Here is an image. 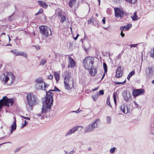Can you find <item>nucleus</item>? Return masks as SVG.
<instances>
[{"mask_svg":"<svg viewBox=\"0 0 154 154\" xmlns=\"http://www.w3.org/2000/svg\"><path fill=\"white\" fill-rule=\"evenodd\" d=\"M98 88V87H96L94 88V89H92L93 91H95L96 90H97Z\"/></svg>","mask_w":154,"mask_h":154,"instance_id":"052dcab7","label":"nucleus"},{"mask_svg":"<svg viewBox=\"0 0 154 154\" xmlns=\"http://www.w3.org/2000/svg\"><path fill=\"white\" fill-rule=\"evenodd\" d=\"M46 61L45 59H42L41 60L40 64L42 65H44V64L46 63Z\"/></svg>","mask_w":154,"mask_h":154,"instance_id":"c756f323","label":"nucleus"},{"mask_svg":"<svg viewBox=\"0 0 154 154\" xmlns=\"http://www.w3.org/2000/svg\"><path fill=\"white\" fill-rule=\"evenodd\" d=\"M97 97H92V98L94 101H95L97 100Z\"/></svg>","mask_w":154,"mask_h":154,"instance_id":"864d4df0","label":"nucleus"},{"mask_svg":"<svg viewBox=\"0 0 154 154\" xmlns=\"http://www.w3.org/2000/svg\"><path fill=\"white\" fill-rule=\"evenodd\" d=\"M125 106L124 104H123L120 107V109L121 111H122L124 113H127V112L125 113Z\"/></svg>","mask_w":154,"mask_h":154,"instance_id":"a878e982","label":"nucleus"},{"mask_svg":"<svg viewBox=\"0 0 154 154\" xmlns=\"http://www.w3.org/2000/svg\"><path fill=\"white\" fill-rule=\"evenodd\" d=\"M109 97H108L107 99L106 103L109 106H110V107L112 108V106H111V104H110V102L109 101V100H110Z\"/></svg>","mask_w":154,"mask_h":154,"instance_id":"cd10ccee","label":"nucleus"},{"mask_svg":"<svg viewBox=\"0 0 154 154\" xmlns=\"http://www.w3.org/2000/svg\"><path fill=\"white\" fill-rule=\"evenodd\" d=\"M53 75L50 74L49 75H48V78L49 79H53Z\"/></svg>","mask_w":154,"mask_h":154,"instance_id":"a19ab883","label":"nucleus"},{"mask_svg":"<svg viewBox=\"0 0 154 154\" xmlns=\"http://www.w3.org/2000/svg\"><path fill=\"white\" fill-rule=\"evenodd\" d=\"M11 143V142H10V141H9V142H5V143H2L1 144H0V146L1 145H2L3 144H6V143Z\"/></svg>","mask_w":154,"mask_h":154,"instance_id":"6e6d98bb","label":"nucleus"},{"mask_svg":"<svg viewBox=\"0 0 154 154\" xmlns=\"http://www.w3.org/2000/svg\"><path fill=\"white\" fill-rule=\"evenodd\" d=\"M4 77L1 79L2 81L4 84L7 83L8 81H9L10 84H12L15 79V76L11 72H8L5 75L4 74Z\"/></svg>","mask_w":154,"mask_h":154,"instance_id":"20e7f679","label":"nucleus"},{"mask_svg":"<svg viewBox=\"0 0 154 154\" xmlns=\"http://www.w3.org/2000/svg\"><path fill=\"white\" fill-rule=\"evenodd\" d=\"M64 80H69L71 78V73L69 71H66L64 72Z\"/></svg>","mask_w":154,"mask_h":154,"instance_id":"dca6fc26","label":"nucleus"},{"mask_svg":"<svg viewBox=\"0 0 154 154\" xmlns=\"http://www.w3.org/2000/svg\"><path fill=\"white\" fill-rule=\"evenodd\" d=\"M100 122L99 119H96L91 124H89L85 129V131L86 132H91L98 127V124Z\"/></svg>","mask_w":154,"mask_h":154,"instance_id":"423d86ee","label":"nucleus"},{"mask_svg":"<svg viewBox=\"0 0 154 154\" xmlns=\"http://www.w3.org/2000/svg\"><path fill=\"white\" fill-rule=\"evenodd\" d=\"M153 69L152 67L148 66L146 68L145 72L147 78H149L150 77V75L153 74Z\"/></svg>","mask_w":154,"mask_h":154,"instance_id":"ddd939ff","label":"nucleus"},{"mask_svg":"<svg viewBox=\"0 0 154 154\" xmlns=\"http://www.w3.org/2000/svg\"><path fill=\"white\" fill-rule=\"evenodd\" d=\"M144 92L145 90L143 89H134L133 90V94L134 96H137L143 95Z\"/></svg>","mask_w":154,"mask_h":154,"instance_id":"9b49d317","label":"nucleus"},{"mask_svg":"<svg viewBox=\"0 0 154 154\" xmlns=\"http://www.w3.org/2000/svg\"><path fill=\"white\" fill-rule=\"evenodd\" d=\"M34 47H35V48L37 50H39L40 49V47L39 46H34Z\"/></svg>","mask_w":154,"mask_h":154,"instance_id":"bf43d9fd","label":"nucleus"},{"mask_svg":"<svg viewBox=\"0 0 154 154\" xmlns=\"http://www.w3.org/2000/svg\"><path fill=\"white\" fill-rule=\"evenodd\" d=\"M53 94L50 91L47 93V96H53Z\"/></svg>","mask_w":154,"mask_h":154,"instance_id":"f704fd0d","label":"nucleus"},{"mask_svg":"<svg viewBox=\"0 0 154 154\" xmlns=\"http://www.w3.org/2000/svg\"><path fill=\"white\" fill-rule=\"evenodd\" d=\"M151 56L154 57V48L153 49V50L151 51Z\"/></svg>","mask_w":154,"mask_h":154,"instance_id":"79ce46f5","label":"nucleus"},{"mask_svg":"<svg viewBox=\"0 0 154 154\" xmlns=\"http://www.w3.org/2000/svg\"><path fill=\"white\" fill-rule=\"evenodd\" d=\"M22 117H23V118L28 120H30V118L28 117H23V116H21Z\"/></svg>","mask_w":154,"mask_h":154,"instance_id":"49530a36","label":"nucleus"},{"mask_svg":"<svg viewBox=\"0 0 154 154\" xmlns=\"http://www.w3.org/2000/svg\"><path fill=\"white\" fill-rule=\"evenodd\" d=\"M28 124V122H27L26 121H24V123H23L22 124V125L21 126V128H23L25 127L26 125H27Z\"/></svg>","mask_w":154,"mask_h":154,"instance_id":"72a5a7b5","label":"nucleus"},{"mask_svg":"<svg viewBox=\"0 0 154 154\" xmlns=\"http://www.w3.org/2000/svg\"><path fill=\"white\" fill-rule=\"evenodd\" d=\"M20 149V147L17 148L15 149V150L14 151V153H16L19 151Z\"/></svg>","mask_w":154,"mask_h":154,"instance_id":"37998d69","label":"nucleus"},{"mask_svg":"<svg viewBox=\"0 0 154 154\" xmlns=\"http://www.w3.org/2000/svg\"><path fill=\"white\" fill-rule=\"evenodd\" d=\"M64 84L66 89L70 90L74 89V82L73 79L69 80H64Z\"/></svg>","mask_w":154,"mask_h":154,"instance_id":"0eeeda50","label":"nucleus"},{"mask_svg":"<svg viewBox=\"0 0 154 154\" xmlns=\"http://www.w3.org/2000/svg\"><path fill=\"white\" fill-rule=\"evenodd\" d=\"M17 55L22 56L26 58H27V55L26 54L25 52H18V53L17 54Z\"/></svg>","mask_w":154,"mask_h":154,"instance_id":"b1692460","label":"nucleus"},{"mask_svg":"<svg viewBox=\"0 0 154 154\" xmlns=\"http://www.w3.org/2000/svg\"><path fill=\"white\" fill-rule=\"evenodd\" d=\"M77 38H78L76 36L74 38V39L75 40H76L77 39Z\"/></svg>","mask_w":154,"mask_h":154,"instance_id":"774afa93","label":"nucleus"},{"mask_svg":"<svg viewBox=\"0 0 154 154\" xmlns=\"http://www.w3.org/2000/svg\"><path fill=\"white\" fill-rule=\"evenodd\" d=\"M130 97H124V100L127 102H129L131 100Z\"/></svg>","mask_w":154,"mask_h":154,"instance_id":"7c9ffc66","label":"nucleus"},{"mask_svg":"<svg viewBox=\"0 0 154 154\" xmlns=\"http://www.w3.org/2000/svg\"><path fill=\"white\" fill-rule=\"evenodd\" d=\"M132 25L131 24L128 23L125 26L121 27L120 29L122 31L128 30L132 27Z\"/></svg>","mask_w":154,"mask_h":154,"instance_id":"a211bd4d","label":"nucleus"},{"mask_svg":"<svg viewBox=\"0 0 154 154\" xmlns=\"http://www.w3.org/2000/svg\"><path fill=\"white\" fill-rule=\"evenodd\" d=\"M54 76L57 82H58L60 79V73L58 72H54Z\"/></svg>","mask_w":154,"mask_h":154,"instance_id":"412c9836","label":"nucleus"},{"mask_svg":"<svg viewBox=\"0 0 154 154\" xmlns=\"http://www.w3.org/2000/svg\"><path fill=\"white\" fill-rule=\"evenodd\" d=\"M120 35L122 37H123L125 36L124 33H123V31L121 30Z\"/></svg>","mask_w":154,"mask_h":154,"instance_id":"09e8293b","label":"nucleus"},{"mask_svg":"<svg viewBox=\"0 0 154 154\" xmlns=\"http://www.w3.org/2000/svg\"><path fill=\"white\" fill-rule=\"evenodd\" d=\"M74 152V151L73 150H72L70 151L69 152V154H72Z\"/></svg>","mask_w":154,"mask_h":154,"instance_id":"13d9d810","label":"nucleus"},{"mask_svg":"<svg viewBox=\"0 0 154 154\" xmlns=\"http://www.w3.org/2000/svg\"><path fill=\"white\" fill-rule=\"evenodd\" d=\"M76 1V0H70L69 3V6L71 8H72Z\"/></svg>","mask_w":154,"mask_h":154,"instance_id":"4be33fe9","label":"nucleus"},{"mask_svg":"<svg viewBox=\"0 0 154 154\" xmlns=\"http://www.w3.org/2000/svg\"><path fill=\"white\" fill-rule=\"evenodd\" d=\"M94 61V59L93 57H87L83 61V65L86 69L89 70L92 68Z\"/></svg>","mask_w":154,"mask_h":154,"instance_id":"f03ea898","label":"nucleus"},{"mask_svg":"<svg viewBox=\"0 0 154 154\" xmlns=\"http://www.w3.org/2000/svg\"><path fill=\"white\" fill-rule=\"evenodd\" d=\"M106 120L107 123L108 124H110L111 122V119L110 117L107 116L106 117Z\"/></svg>","mask_w":154,"mask_h":154,"instance_id":"473e14b6","label":"nucleus"},{"mask_svg":"<svg viewBox=\"0 0 154 154\" xmlns=\"http://www.w3.org/2000/svg\"><path fill=\"white\" fill-rule=\"evenodd\" d=\"M131 4H134L137 2V0H125Z\"/></svg>","mask_w":154,"mask_h":154,"instance_id":"bb28decb","label":"nucleus"},{"mask_svg":"<svg viewBox=\"0 0 154 154\" xmlns=\"http://www.w3.org/2000/svg\"><path fill=\"white\" fill-rule=\"evenodd\" d=\"M14 121L12 125L11 126V130L10 134H11L13 131L15 130L16 128L17 125H16V120L15 117H14Z\"/></svg>","mask_w":154,"mask_h":154,"instance_id":"f3484780","label":"nucleus"},{"mask_svg":"<svg viewBox=\"0 0 154 154\" xmlns=\"http://www.w3.org/2000/svg\"><path fill=\"white\" fill-rule=\"evenodd\" d=\"M27 102L28 105L31 106H33L38 103L37 97H26Z\"/></svg>","mask_w":154,"mask_h":154,"instance_id":"1a4fd4ad","label":"nucleus"},{"mask_svg":"<svg viewBox=\"0 0 154 154\" xmlns=\"http://www.w3.org/2000/svg\"><path fill=\"white\" fill-rule=\"evenodd\" d=\"M135 73V72L134 70L132 71L128 75L129 76L131 77L132 76L134 75Z\"/></svg>","mask_w":154,"mask_h":154,"instance_id":"c9c22d12","label":"nucleus"},{"mask_svg":"<svg viewBox=\"0 0 154 154\" xmlns=\"http://www.w3.org/2000/svg\"><path fill=\"white\" fill-rule=\"evenodd\" d=\"M43 12V9L42 8H40L39 9V10L38 11V12L37 13H36L35 14V16H36V15H38V14L42 13Z\"/></svg>","mask_w":154,"mask_h":154,"instance_id":"2f4dec72","label":"nucleus"},{"mask_svg":"<svg viewBox=\"0 0 154 154\" xmlns=\"http://www.w3.org/2000/svg\"><path fill=\"white\" fill-rule=\"evenodd\" d=\"M126 82V80H125V81L122 82H116V84H122L123 83H125Z\"/></svg>","mask_w":154,"mask_h":154,"instance_id":"a18cd8bd","label":"nucleus"},{"mask_svg":"<svg viewBox=\"0 0 154 154\" xmlns=\"http://www.w3.org/2000/svg\"><path fill=\"white\" fill-rule=\"evenodd\" d=\"M103 67L105 73H106L107 71V66L106 64L105 63H103Z\"/></svg>","mask_w":154,"mask_h":154,"instance_id":"c85d7f7f","label":"nucleus"},{"mask_svg":"<svg viewBox=\"0 0 154 154\" xmlns=\"http://www.w3.org/2000/svg\"><path fill=\"white\" fill-rule=\"evenodd\" d=\"M27 96L28 97V96H33L32 93H30L28 94H27Z\"/></svg>","mask_w":154,"mask_h":154,"instance_id":"5fc2aeb1","label":"nucleus"},{"mask_svg":"<svg viewBox=\"0 0 154 154\" xmlns=\"http://www.w3.org/2000/svg\"><path fill=\"white\" fill-rule=\"evenodd\" d=\"M106 18L105 17H103V19L102 20V22H103V24H105V23Z\"/></svg>","mask_w":154,"mask_h":154,"instance_id":"8fccbe9b","label":"nucleus"},{"mask_svg":"<svg viewBox=\"0 0 154 154\" xmlns=\"http://www.w3.org/2000/svg\"><path fill=\"white\" fill-rule=\"evenodd\" d=\"M89 73L91 76H94L97 72V70L96 69H92V68L90 69Z\"/></svg>","mask_w":154,"mask_h":154,"instance_id":"aec40b11","label":"nucleus"},{"mask_svg":"<svg viewBox=\"0 0 154 154\" xmlns=\"http://www.w3.org/2000/svg\"><path fill=\"white\" fill-rule=\"evenodd\" d=\"M131 18L134 21L137 20L139 19V18L137 15L136 12H135L134 13L133 15L131 17Z\"/></svg>","mask_w":154,"mask_h":154,"instance_id":"5701e85b","label":"nucleus"},{"mask_svg":"<svg viewBox=\"0 0 154 154\" xmlns=\"http://www.w3.org/2000/svg\"><path fill=\"white\" fill-rule=\"evenodd\" d=\"M38 5H39L41 7H42L45 8H47L48 7V5L46 3L42 1H38L37 2Z\"/></svg>","mask_w":154,"mask_h":154,"instance_id":"6ab92c4d","label":"nucleus"},{"mask_svg":"<svg viewBox=\"0 0 154 154\" xmlns=\"http://www.w3.org/2000/svg\"><path fill=\"white\" fill-rule=\"evenodd\" d=\"M137 45V44H134L133 45H130V46L131 47H136V46Z\"/></svg>","mask_w":154,"mask_h":154,"instance_id":"603ef678","label":"nucleus"},{"mask_svg":"<svg viewBox=\"0 0 154 154\" xmlns=\"http://www.w3.org/2000/svg\"><path fill=\"white\" fill-rule=\"evenodd\" d=\"M99 94L101 95H103L104 94L103 91V90H100L99 91Z\"/></svg>","mask_w":154,"mask_h":154,"instance_id":"c03bdc74","label":"nucleus"},{"mask_svg":"<svg viewBox=\"0 0 154 154\" xmlns=\"http://www.w3.org/2000/svg\"><path fill=\"white\" fill-rule=\"evenodd\" d=\"M105 73H105V72H104V74H103V76H102V77L101 79H102L104 78V76L105 75Z\"/></svg>","mask_w":154,"mask_h":154,"instance_id":"680f3d73","label":"nucleus"},{"mask_svg":"<svg viewBox=\"0 0 154 154\" xmlns=\"http://www.w3.org/2000/svg\"><path fill=\"white\" fill-rule=\"evenodd\" d=\"M134 103L136 105H137V103H136V102L135 101H134Z\"/></svg>","mask_w":154,"mask_h":154,"instance_id":"69168bd1","label":"nucleus"},{"mask_svg":"<svg viewBox=\"0 0 154 154\" xmlns=\"http://www.w3.org/2000/svg\"><path fill=\"white\" fill-rule=\"evenodd\" d=\"M121 66H119L116 70V76L117 78H119L122 75V72L121 71Z\"/></svg>","mask_w":154,"mask_h":154,"instance_id":"2eb2a0df","label":"nucleus"},{"mask_svg":"<svg viewBox=\"0 0 154 154\" xmlns=\"http://www.w3.org/2000/svg\"><path fill=\"white\" fill-rule=\"evenodd\" d=\"M9 136H4L2 137H1V139H2H2H6L7 138H8L9 137Z\"/></svg>","mask_w":154,"mask_h":154,"instance_id":"3c124183","label":"nucleus"},{"mask_svg":"<svg viewBox=\"0 0 154 154\" xmlns=\"http://www.w3.org/2000/svg\"><path fill=\"white\" fill-rule=\"evenodd\" d=\"M116 149V148L115 147H114L112 148L110 150V152L111 153H113L115 151Z\"/></svg>","mask_w":154,"mask_h":154,"instance_id":"4c0bfd02","label":"nucleus"},{"mask_svg":"<svg viewBox=\"0 0 154 154\" xmlns=\"http://www.w3.org/2000/svg\"><path fill=\"white\" fill-rule=\"evenodd\" d=\"M88 150H91V147H90L88 148Z\"/></svg>","mask_w":154,"mask_h":154,"instance_id":"0e129e2a","label":"nucleus"},{"mask_svg":"<svg viewBox=\"0 0 154 154\" xmlns=\"http://www.w3.org/2000/svg\"><path fill=\"white\" fill-rule=\"evenodd\" d=\"M50 91H60V90L56 87H54V90H51Z\"/></svg>","mask_w":154,"mask_h":154,"instance_id":"ea45409f","label":"nucleus"},{"mask_svg":"<svg viewBox=\"0 0 154 154\" xmlns=\"http://www.w3.org/2000/svg\"><path fill=\"white\" fill-rule=\"evenodd\" d=\"M93 18L90 19L88 20V23H91L93 21Z\"/></svg>","mask_w":154,"mask_h":154,"instance_id":"de8ad7c7","label":"nucleus"},{"mask_svg":"<svg viewBox=\"0 0 154 154\" xmlns=\"http://www.w3.org/2000/svg\"><path fill=\"white\" fill-rule=\"evenodd\" d=\"M115 17L117 18H122L123 17L124 12L123 9L119 8H115L114 9Z\"/></svg>","mask_w":154,"mask_h":154,"instance_id":"6e6552de","label":"nucleus"},{"mask_svg":"<svg viewBox=\"0 0 154 154\" xmlns=\"http://www.w3.org/2000/svg\"><path fill=\"white\" fill-rule=\"evenodd\" d=\"M82 128V126H78L73 127L68 131L65 134V136H67L74 133L75 131H78L79 128Z\"/></svg>","mask_w":154,"mask_h":154,"instance_id":"f8f14e48","label":"nucleus"},{"mask_svg":"<svg viewBox=\"0 0 154 154\" xmlns=\"http://www.w3.org/2000/svg\"><path fill=\"white\" fill-rule=\"evenodd\" d=\"M35 82L38 83H42V85L40 86V89L43 90H45L46 88H47L49 85L43 82L42 79L41 77H39L36 79L35 80Z\"/></svg>","mask_w":154,"mask_h":154,"instance_id":"9d476101","label":"nucleus"},{"mask_svg":"<svg viewBox=\"0 0 154 154\" xmlns=\"http://www.w3.org/2000/svg\"><path fill=\"white\" fill-rule=\"evenodd\" d=\"M53 102V97H44L42 98V114L46 113L50 110Z\"/></svg>","mask_w":154,"mask_h":154,"instance_id":"f257e3e1","label":"nucleus"},{"mask_svg":"<svg viewBox=\"0 0 154 154\" xmlns=\"http://www.w3.org/2000/svg\"><path fill=\"white\" fill-rule=\"evenodd\" d=\"M60 22L61 23H63L66 20V16L65 15H61L60 16Z\"/></svg>","mask_w":154,"mask_h":154,"instance_id":"393cba45","label":"nucleus"},{"mask_svg":"<svg viewBox=\"0 0 154 154\" xmlns=\"http://www.w3.org/2000/svg\"><path fill=\"white\" fill-rule=\"evenodd\" d=\"M131 77H130L128 75V76H127V79H128V80H130V78Z\"/></svg>","mask_w":154,"mask_h":154,"instance_id":"e2e57ef3","label":"nucleus"},{"mask_svg":"<svg viewBox=\"0 0 154 154\" xmlns=\"http://www.w3.org/2000/svg\"><path fill=\"white\" fill-rule=\"evenodd\" d=\"M14 102V100L13 98H8L7 97H3L0 100V109H2L4 106L9 107L10 103L11 106H12Z\"/></svg>","mask_w":154,"mask_h":154,"instance_id":"7ed1b4c3","label":"nucleus"},{"mask_svg":"<svg viewBox=\"0 0 154 154\" xmlns=\"http://www.w3.org/2000/svg\"><path fill=\"white\" fill-rule=\"evenodd\" d=\"M113 98L115 103L116 104V97H113Z\"/></svg>","mask_w":154,"mask_h":154,"instance_id":"4d7b16f0","label":"nucleus"},{"mask_svg":"<svg viewBox=\"0 0 154 154\" xmlns=\"http://www.w3.org/2000/svg\"><path fill=\"white\" fill-rule=\"evenodd\" d=\"M82 111V110H80L79 109L75 111H72V112H75L76 113H79L81 111Z\"/></svg>","mask_w":154,"mask_h":154,"instance_id":"58836bf2","label":"nucleus"},{"mask_svg":"<svg viewBox=\"0 0 154 154\" xmlns=\"http://www.w3.org/2000/svg\"><path fill=\"white\" fill-rule=\"evenodd\" d=\"M39 29L40 33L45 37H47L52 34L51 29L47 26H39Z\"/></svg>","mask_w":154,"mask_h":154,"instance_id":"39448f33","label":"nucleus"},{"mask_svg":"<svg viewBox=\"0 0 154 154\" xmlns=\"http://www.w3.org/2000/svg\"><path fill=\"white\" fill-rule=\"evenodd\" d=\"M68 67L71 68H74L75 65V62L74 60L70 57H68Z\"/></svg>","mask_w":154,"mask_h":154,"instance_id":"4468645a","label":"nucleus"},{"mask_svg":"<svg viewBox=\"0 0 154 154\" xmlns=\"http://www.w3.org/2000/svg\"><path fill=\"white\" fill-rule=\"evenodd\" d=\"M152 82L153 84L154 85V79L152 81Z\"/></svg>","mask_w":154,"mask_h":154,"instance_id":"338daca9","label":"nucleus"},{"mask_svg":"<svg viewBox=\"0 0 154 154\" xmlns=\"http://www.w3.org/2000/svg\"><path fill=\"white\" fill-rule=\"evenodd\" d=\"M11 52L13 53L14 55H15L16 56H18V55H17V54L18 53V52H17V51L16 50H11Z\"/></svg>","mask_w":154,"mask_h":154,"instance_id":"e433bc0d","label":"nucleus"}]
</instances>
